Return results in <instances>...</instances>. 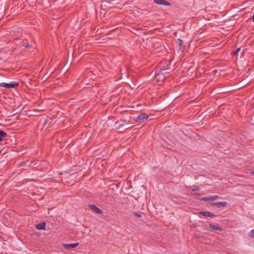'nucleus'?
Instances as JSON below:
<instances>
[{
    "label": "nucleus",
    "instance_id": "obj_11",
    "mask_svg": "<svg viewBox=\"0 0 254 254\" xmlns=\"http://www.w3.org/2000/svg\"><path fill=\"white\" fill-rule=\"evenodd\" d=\"M122 127H124L125 129H127L129 127L128 126V124L126 123L119 124V126L117 127V129H120Z\"/></svg>",
    "mask_w": 254,
    "mask_h": 254
},
{
    "label": "nucleus",
    "instance_id": "obj_13",
    "mask_svg": "<svg viewBox=\"0 0 254 254\" xmlns=\"http://www.w3.org/2000/svg\"><path fill=\"white\" fill-rule=\"evenodd\" d=\"M7 133L4 131L0 129V141H2L3 138L7 136Z\"/></svg>",
    "mask_w": 254,
    "mask_h": 254
},
{
    "label": "nucleus",
    "instance_id": "obj_2",
    "mask_svg": "<svg viewBox=\"0 0 254 254\" xmlns=\"http://www.w3.org/2000/svg\"><path fill=\"white\" fill-rule=\"evenodd\" d=\"M147 115L143 113L136 117V118L135 119V121L139 123H142L146 121L147 119Z\"/></svg>",
    "mask_w": 254,
    "mask_h": 254
},
{
    "label": "nucleus",
    "instance_id": "obj_16",
    "mask_svg": "<svg viewBox=\"0 0 254 254\" xmlns=\"http://www.w3.org/2000/svg\"><path fill=\"white\" fill-rule=\"evenodd\" d=\"M241 49L240 48H238L235 52L234 53V55H236L238 54V53L240 52Z\"/></svg>",
    "mask_w": 254,
    "mask_h": 254
},
{
    "label": "nucleus",
    "instance_id": "obj_22",
    "mask_svg": "<svg viewBox=\"0 0 254 254\" xmlns=\"http://www.w3.org/2000/svg\"><path fill=\"white\" fill-rule=\"evenodd\" d=\"M118 123H119V121H117V122H116L115 124H118Z\"/></svg>",
    "mask_w": 254,
    "mask_h": 254
},
{
    "label": "nucleus",
    "instance_id": "obj_5",
    "mask_svg": "<svg viewBox=\"0 0 254 254\" xmlns=\"http://www.w3.org/2000/svg\"><path fill=\"white\" fill-rule=\"evenodd\" d=\"M79 245L78 243H76L74 244H64L63 247L64 248L67 249H72L75 248V247H77Z\"/></svg>",
    "mask_w": 254,
    "mask_h": 254
},
{
    "label": "nucleus",
    "instance_id": "obj_15",
    "mask_svg": "<svg viewBox=\"0 0 254 254\" xmlns=\"http://www.w3.org/2000/svg\"><path fill=\"white\" fill-rule=\"evenodd\" d=\"M249 236L250 237L254 238V229L252 230L249 234Z\"/></svg>",
    "mask_w": 254,
    "mask_h": 254
},
{
    "label": "nucleus",
    "instance_id": "obj_6",
    "mask_svg": "<svg viewBox=\"0 0 254 254\" xmlns=\"http://www.w3.org/2000/svg\"><path fill=\"white\" fill-rule=\"evenodd\" d=\"M166 69H161L159 71V72L157 73V74L156 75V78L159 79H165V77L164 76H162L164 74V73L165 72Z\"/></svg>",
    "mask_w": 254,
    "mask_h": 254
},
{
    "label": "nucleus",
    "instance_id": "obj_10",
    "mask_svg": "<svg viewBox=\"0 0 254 254\" xmlns=\"http://www.w3.org/2000/svg\"><path fill=\"white\" fill-rule=\"evenodd\" d=\"M209 227L211 229H212L213 230H217V231H222V229L220 227L217 226V225H213L212 224H209Z\"/></svg>",
    "mask_w": 254,
    "mask_h": 254
},
{
    "label": "nucleus",
    "instance_id": "obj_21",
    "mask_svg": "<svg viewBox=\"0 0 254 254\" xmlns=\"http://www.w3.org/2000/svg\"><path fill=\"white\" fill-rule=\"evenodd\" d=\"M251 174L254 175V171L252 172Z\"/></svg>",
    "mask_w": 254,
    "mask_h": 254
},
{
    "label": "nucleus",
    "instance_id": "obj_4",
    "mask_svg": "<svg viewBox=\"0 0 254 254\" xmlns=\"http://www.w3.org/2000/svg\"><path fill=\"white\" fill-rule=\"evenodd\" d=\"M219 198V196L218 195H211L210 196L203 197L200 198V200L203 201H208V200H214Z\"/></svg>",
    "mask_w": 254,
    "mask_h": 254
},
{
    "label": "nucleus",
    "instance_id": "obj_1",
    "mask_svg": "<svg viewBox=\"0 0 254 254\" xmlns=\"http://www.w3.org/2000/svg\"><path fill=\"white\" fill-rule=\"evenodd\" d=\"M18 85V83L16 82H11L10 83L1 82L0 83V87H3L7 89L14 88Z\"/></svg>",
    "mask_w": 254,
    "mask_h": 254
},
{
    "label": "nucleus",
    "instance_id": "obj_20",
    "mask_svg": "<svg viewBox=\"0 0 254 254\" xmlns=\"http://www.w3.org/2000/svg\"><path fill=\"white\" fill-rule=\"evenodd\" d=\"M23 46H24L25 48H27V47H29L30 46V45L29 44H27V45H23Z\"/></svg>",
    "mask_w": 254,
    "mask_h": 254
},
{
    "label": "nucleus",
    "instance_id": "obj_7",
    "mask_svg": "<svg viewBox=\"0 0 254 254\" xmlns=\"http://www.w3.org/2000/svg\"><path fill=\"white\" fill-rule=\"evenodd\" d=\"M89 207L92 211L97 214H101L102 212V210L95 205L90 204L89 205Z\"/></svg>",
    "mask_w": 254,
    "mask_h": 254
},
{
    "label": "nucleus",
    "instance_id": "obj_17",
    "mask_svg": "<svg viewBox=\"0 0 254 254\" xmlns=\"http://www.w3.org/2000/svg\"><path fill=\"white\" fill-rule=\"evenodd\" d=\"M178 41L179 46H181L183 44V41L181 40V39H178Z\"/></svg>",
    "mask_w": 254,
    "mask_h": 254
},
{
    "label": "nucleus",
    "instance_id": "obj_12",
    "mask_svg": "<svg viewBox=\"0 0 254 254\" xmlns=\"http://www.w3.org/2000/svg\"><path fill=\"white\" fill-rule=\"evenodd\" d=\"M200 214L205 217H212L213 216V214L208 211H201Z\"/></svg>",
    "mask_w": 254,
    "mask_h": 254
},
{
    "label": "nucleus",
    "instance_id": "obj_9",
    "mask_svg": "<svg viewBox=\"0 0 254 254\" xmlns=\"http://www.w3.org/2000/svg\"><path fill=\"white\" fill-rule=\"evenodd\" d=\"M46 227V224L45 222L37 224L36 225V228L39 230H45Z\"/></svg>",
    "mask_w": 254,
    "mask_h": 254
},
{
    "label": "nucleus",
    "instance_id": "obj_8",
    "mask_svg": "<svg viewBox=\"0 0 254 254\" xmlns=\"http://www.w3.org/2000/svg\"><path fill=\"white\" fill-rule=\"evenodd\" d=\"M212 205L216 206L218 207H220L221 206L225 207L227 205V202L226 201H220V202H214L212 204Z\"/></svg>",
    "mask_w": 254,
    "mask_h": 254
},
{
    "label": "nucleus",
    "instance_id": "obj_14",
    "mask_svg": "<svg viewBox=\"0 0 254 254\" xmlns=\"http://www.w3.org/2000/svg\"><path fill=\"white\" fill-rule=\"evenodd\" d=\"M199 191V188L198 187H196V188H193L192 189V191L194 192L196 195L199 194V193H198Z\"/></svg>",
    "mask_w": 254,
    "mask_h": 254
},
{
    "label": "nucleus",
    "instance_id": "obj_19",
    "mask_svg": "<svg viewBox=\"0 0 254 254\" xmlns=\"http://www.w3.org/2000/svg\"><path fill=\"white\" fill-rule=\"evenodd\" d=\"M47 122V121H45L44 123H43V126H44V127L47 128V127H46Z\"/></svg>",
    "mask_w": 254,
    "mask_h": 254
},
{
    "label": "nucleus",
    "instance_id": "obj_18",
    "mask_svg": "<svg viewBox=\"0 0 254 254\" xmlns=\"http://www.w3.org/2000/svg\"><path fill=\"white\" fill-rule=\"evenodd\" d=\"M135 215L137 217H138V218H140V217H141V214H138V213H135Z\"/></svg>",
    "mask_w": 254,
    "mask_h": 254
},
{
    "label": "nucleus",
    "instance_id": "obj_3",
    "mask_svg": "<svg viewBox=\"0 0 254 254\" xmlns=\"http://www.w3.org/2000/svg\"><path fill=\"white\" fill-rule=\"evenodd\" d=\"M153 2L157 5L170 6L171 3L165 0H154Z\"/></svg>",
    "mask_w": 254,
    "mask_h": 254
}]
</instances>
